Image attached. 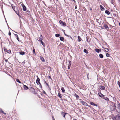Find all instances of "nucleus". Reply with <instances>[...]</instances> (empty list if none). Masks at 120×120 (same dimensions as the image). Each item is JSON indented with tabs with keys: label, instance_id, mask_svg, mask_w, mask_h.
Instances as JSON below:
<instances>
[{
	"label": "nucleus",
	"instance_id": "de8ad7c7",
	"mask_svg": "<svg viewBox=\"0 0 120 120\" xmlns=\"http://www.w3.org/2000/svg\"><path fill=\"white\" fill-rule=\"evenodd\" d=\"M8 34H9V35L10 36L11 35V33L10 32H9V33H8Z\"/></svg>",
	"mask_w": 120,
	"mask_h": 120
},
{
	"label": "nucleus",
	"instance_id": "13d9d810",
	"mask_svg": "<svg viewBox=\"0 0 120 120\" xmlns=\"http://www.w3.org/2000/svg\"><path fill=\"white\" fill-rule=\"evenodd\" d=\"M73 120H77L76 119H74Z\"/></svg>",
	"mask_w": 120,
	"mask_h": 120
},
{
	"label": "nucleus",
	"instance_id": "20e7f679",
	"mask_svg": "<svg viewBox=\"0 0 120 120\" xmlns=\"http://www.w3.org/2000/svg\"><path fill=\"white\" fill-rule=\"evenodd\" d=\"M60 23L62 25L64 26H66V24L65 22H63L62 21L60 20L59 21Z\"/></svg>",
	"mask_w": 120,
	"mask_h": 120
},
{
	"label": "nucleus",
	"instance_id": "ea45409f",
	"mask_svg": "<svg viewBox=\"0 0 120 120\" xmlns=\"http://www.w3.org/2000/svg\"><path fill=\"white\" fill-rule=\"evenodd\" d=\"M12 8L13 10L15 11V6H12Z\"/></svg>",
	"mask_w": 120,
	"mask_h": 120
},
{
	"label": "nucleus",
	"instance_id": "a19ab883",
	"mask_svg": "<svg viewBox=\"0 0 120 120\" xmlns=\"http://www.w3.org/2000/svg\"><path fill=\"white\" fill-rule=\"evenodd\" d=\"M117 84L119 86V87L120 88V82L118 81Z\"/></svg>",
	"mask_w": 120,
	"mask_h": 120
},
{
	"label": "nucleus",
	"instance_id": "a18cd8bd",
	"mask_svg": "<svg viewBox=\"0 0 120 120\" xmlns=\"http://www.w3.org/2000/svg\"><path fill=\"white\" fill-rule=\"evenodd\" d=\"M113 100L114 101L116 102V98H115V97H113Z\"/></svg>",
	"mask_w": 120,
	"mask_h": 120
},
{
	"label": "nucleus",
	"instance_id": "0e129e2a",
	"mask_svg": "<svg viewBox=\"0 0 120 120\" xmlns=\"http://www.w3.org/2000/svg\"><path fill=\"white\" fill-rule=\"evenodd\" d=\"M32 89H34L33 88H32Z\"/></svg>",
	"mask_w": 120,
	"mask_h": 120
},
{
	"label": "nucleus",
	"instance_id": "e433bc0d",
	"mask_svg": "<svg viewBox=\"0 0 120 120\" xmlns=\"http://www.w3.org/2000/svg\"><path fill=\"white\" fill-rule=\"evenodd\" d=\"M106 56L107 57H110V55L109 54L107 53L106 54Z\"/></svg>",
	"mask_w": 120,
	"mask_h": 120
},
{
	"label": "nucleus",
	"instance_id": "6ab92c4d",
	"mask_svg": "<svg viewBox=\"0 0 120 120\" xmlns=\"http://www.w3.org/2000/svg\"><path fill=\"white\" fill-rule=\"evenodd\" d=\"M78 42H80L82 40L80 36H78Z\"/></svg>",
	"mask_w": 120,
	"mask_h": 120
},
{
	"label": "nucleus",
	"instance_id": "052dcab7",
	"mask_svg": "<svg viewBox=\"0 0 120 120\" xmlns=\"http://www.w3.org/2000/svg\"><path fill=\"white\" fill-rule=\"evenodd\" d=\"M90 10L91 11H92V9L91 8L90 9Z\"/></svg>",
	"mask_w": 120,
	"mask_h": 120
},
{
	"label": "nucleus",
	"instance_id": "aec40b11",
	"mask_svg": "<svg viewBox=\"0 0 120 120\" xmlns=\"http://www.w3.org/2000/svg\"><path fill=\"white\" fill-rule=\"evenodd\" d=\"M98 94L99 96L101 97H103L104 96L101 93L99 92L98 93Z\"/></svg>",
	"mask_w": 120,
	"mask_h": 120
},
{
	"label": "nucleus",
	"instance_id": "f3484780",
	"mask_svg": "<svg viewBox=\"0 0 120 120\" xmlns=\"http://www.w3.org/2000/svg\"><path fill=\"white\" fill-rule=\"evenodd\" d=\"M60 40L64 42L65 41L63 37H60Z\"/></svg>",
	"mask_w": 120,
	"mask_h": 120
},
{
	"label": "nucleus",
	"instance_id": "f704fd0d",
	"mask_svg": "<svg viewBox=\"0 0 120 120\" xmlns=\"http://www.w3.org/2000/svg\"><path fill=\"white\" fill-rule=\"evenodd\" d=\"M117 107L120 110V103H119L117 105Z\"/></svg>",
	"mask_w": 120,
	"mask_h": 120
},
{
	"label": "nucleus",
	"instance_id": "09e8293b",
	"mask_svg": "<svg viewBox=\"0 0 120 120\" xmlns=\"http://www.w3.org/2000/svg\"><path fill=\"white\" fill-rule=\"evenodd\" d=\"M61 90H64V88L63 87H62L61 89Z\"/></svg>",
	"mask_w": 120,
	"mask_h": 120
},
{
	"label": "nucleus",
	"instance_id": "864d4df0",
	"mask_svg": "<svg viewBox=\"0 0 120 120\" xmlns=\"http://www.w3.org/2000/svg\"><path fill=\"white\" fill-rule=\"evenodd\" d=\"M64 34L66 36H68V35H66V34H65V32H64Z\"/></svg>",
	"mask_w": 120,
	"mask_h": 120
},
{
	"label": "nucleus",
	"instance_id": "58836bf2",
	"mask_svg": "<svg viewBox=\"0 0 120 120\" xmlns=\"http://www.w3.org/2000/svg\"><path fill=\"white\" fill-rule=\"evenodd\" d=\"M33 53H35V49L33 48Z\"/></svg>",
	"mask_w": 120,
	"mask_h": 120
},
{
	"label": "nucleus",
	"instance_id": "f8f14e48",
	"mask_svg": "<svg viewBox=\"0 0 120 120\" xmlns=\"http://www.w3.org/2000/svg\"><path fill=\"white\" fill-rule=\"evenodd\" d=\"M90 104L96 107L98 106V105L97 104H95L93 102H90Z\"/></svg>",
	"mask_w": 120,
	"mask_h": 120
},
{
	"label": "nucleus",
	"instance_id": "423d86ee",
	"mask_svg": "<svg viewBox=\"0 0 120 120\" xmlns=\"http://www.w3.org/2000/svg\"><path fill=\"white\" fill-rule=\"evenodd\" d=\"M105 88V87L101 85L98 88V89L100 90H104Z\"/></svg>",
	"mask_w": 120,
	"mask_h": 120
},
{
	"label": "nucleus",
	"instance_id": "412c9836",
	"mask_svg": "<svg viewBox=\"0 0 120 120\" xmlns=\"http://www.w3.org/2000/svg\"><path fill=\"white\" fill-rule=\"evenodd\" d=\"M105 13L109 15L110 14V12L108 11V10H106L105 11Z\"/></svg>",
	"mask_w": 120,
	"mask_h": 120
},
{
	"label": "nucleus",
	"instance_id": "2eb2a0df",
	"mask_svg": "<svg viewBox=\"0 0 120 120\" xmlns=\"http://www.w3.org/2000/svg\"><path fill=\"white\" fill-rule=\"evenodd\" d=\"M39 39L40 41H42V40L43 39V37H42V35H41L40 37L39 38Z\"/></svg>",
	"mask_w": 120,
	"mask_h": 120
},
{
	"label": "nucleus",
	"instance_id": "bf43d9fd",
	"mask_svg": "<svg viewBox=\"0 0 120 120\" xmlns=\"http://www.w3.org/2000/svg\"><path fill=\"white\" fill-rule=\"evenodd\" d=\"M119 25L120 26V23H119Z\"/></svg>",
	"mask_w": 120,
	"mask_h": 120
},
{
	"label": "nucleus",
	"instance_id": "3c124183",
	"mask_svg": "<svg viewBox=\"0 0 120 120\" xmlns=\"http://www.w3.org/2000/svg\"><path fill=\"white\" fill-rule=\"evenodd\" d=\"M43 93L45 94H46V93L43 90Z\"/></svg>",
	"mask_w": 120,
	"mask_h": 120
},
{
	"label": "nucleus",
	"instance_id": "c9c22d12",
	"mask_svg": "<svg viewBox=\"0 0 120 120\" xmlns=\"http://www.w3.org/2000/svg\"><path fill=\"white\" fill-rule=\"evenodd\" d=\"M1 111L2 113H3L4 114H5V115H6V113L5 112H4L3 110H2V109H1Z\"/></svg>",
	"mask_w": 120,
	"mask_h": 120
},
{
	"label": "nucleus",
	"instance_id": "f03ea898",
	"mask_svg": "<svg viewBox=\"0 0 120 120\" xmlns=\"http://www.w3.org/2000/svg\"><path fill=\"white\" fill-rule=\"evenodd\" d=\"M79 100L80 103H81L83 105H84L88 106L89 107H90L89 105H88L86 103L84 102L82 100L80 99Z\"/></svg>",
	"mask_w": 120,
	"mask_h": 120
},
{
	"label": "nucleus",
	"instance_id": "bb28decb",
	"mask_svg": "<svg viewBox=\"0 0 120 120\" xmlns=\"http://www.w3.org/2000/svg\"><path fill=\"white\" fill-rule=\"evenodd\" d=\"M83 51L85 53H86L87 54L88 53V52L87 50L86 49H84Z\"/></svg>",
	"mask_w": 120,
	"mask_h": 120
},
{
	"label": "nucleus",
	"instance_id": "cd10ccee",
	"mask_svg": "<svg viewBox=\"0 0 120 120\" xmlns=\"http://www.w3.org/2000/svg\"><path fill=\"white\" fill-rule=\"evenodd\" d=\"M103 98L105 100H106L107 101H109V98L107 97H104Z\"/></svg>",
	"mask_w": 120,
	"mask_h": 120
},
{
	"label": "nucleus",
	"instance_id": "6e6d98bb",
	"mask_svg": "<svg viewBox=\"0 0 120 120\" xmlns=\"http://www.w3.org/2000/svg\"><path fill=\"white\" fill-rule=\"evenodd\" d=\"M75 9H77V7L76 6H75Z\"/></svg>",
	"mask_w": 120,
	"mask_h": 120
},
{
	"label": "nucleus",
	"instance_id": "72a5a7b5",
	"mask_svg": "<svg viewBox=\"0 0 120 120\" xmlns=\"http://www.w3.org/2000/svg\"><path fill=\"white\" fill-rule=\"evenodd\" d=\"M16 81L20 83H21V82L18 79H16Z\"/></svg>",
	"mask_w": 120,
	"mask_h": 120
},
{
	"label": "nucleus",
	"instance_id": "393cba45",
	"mask_svg": "<svg viewBox=\"0 0 120 120\" xmlns=\"http://www.w3.org/2000/svg\"><path fill=\"white\" fill-rule=\"evenodd\" d=\"M110 1L112 4H113L115 1L114 0H110Z\"/></svg>",
	"mask_w": 120,
	"mask_h": 120
},
{
	"label": "nucleus",
	"instance_id": "c756f323",
	"mask_svg": "<svg viewBox=\"0 0 120 120\" xmlns=\"http://www.w3.org/2000/svg\"><path fill=\"white\" fill-rule=\"evenodd\" d=\"M44 83L45 84H46L48 86V87H49V85H48L47 82L46 81H45L44 82Z\"/></svg>",
	"mask_w": 120,
	"mask_h": 120
},
{
	"label": "nucleus",
	"instance_id": "7c9ffc66",
	"mask_svg": "<svg viewBox=\"0 0 120 120\" xmlns=\"http://www.w3.org/2000/svg\"><path fill=\"white\" fill-rule=\"evenodd\" d=\"M74 96L75 97H76L78 99L79 98V97L78 95L76 94H75Z\"/></svg>",
	"mask_w": 120,
	"mask_h": 120
},
{
	"label": "nucleus",
	"instance_id": "9d476101",
	"mask_svg": "<svg viewBox=\"0 0 120 120\" xmlns=\"http://www.w3.org/2000/svg\"><path fill=\"white\" fill-rule=\"evenodd\" d=\"M67 113H65L64 112H61V114L62 115V116H63L65 118V116L66 114H67Z\"/></svg>",
	"mask_w": 120,
	"mask_h": 120
},
{
	"label": "nucleus",
	"instance_id": "7ed1b4c3",
	"mask_svg": "<svg viewBox=\"0 0 120 120\" xmlns=\"http://www.w3.org/2000/svg\"><path fill=\"white\" fill-rule=\"evenodd\" d=\"M114 120H120V113L116 115L114 118Z\"/></svg>",
	"mask_w": 120,
	"mask_h": 120
},
{
	"label": "nucleus",
	"instance_id": "dca6fc26",
	"mask_svg": "<svg viewBox=\"0 0 120 120\" xmlns=\"http://www.w3.org/2000/svg\"><path fill=\"white\" fill-rule=\"evenodd\" d=\"M40 58L41 59V60L43 62H45V60L44 59V58L42 57V56H40Z\"/></svg>",
	"mask_w": 120,
	"mask_h": 120
},
{
	"label": "nucleus",
	"instance_id": "39448f33",
	"mask_svg": "<svg viewBox=\"0 0 120 120\" xmlns=\"http://www.w3.org/2000/svg\"><path fill=\"white\" fill-rule=\"evenodd\" d=\"M4 49L5 51V52H7V53L9 54H10L11 53V50L10 49H8L5 48H4Z\"/></svg>",
	"mask_w": 120,
	"mask_h": 120
},
{
	"label": "nucleus",
	"instance_id": "473e14b6",
	"mask_svg": "<svg viewBox=\"0 0 120 120\" xmlns=\"http://www.w3.org/2000/svg\"><path fill=\"white\" fill-rule=\"evenodd\" d=\"M68 62H69V63L68 64V66H71V61L70 60H69V61Z\"/></svg>",
	"mask_w": 120,
	"mask_h": 120
},
{
	"label": "nucleus",
	"instance_id": "c03bdc74",
	"mask_svg": "<svg viewBox=\"0 0 120 120\" xmlns=\"http://www.w3.org/2000/svg\"><path fill=\"white\" fill-rule=\"evenodd\" d=\"M48 77L49 79H51V80H52V79L51 78V77L50 76H48Z\"/></svg>",
	"mask_w": 120,
	"mask_h": 120
},
{
	"label": "nucleus",
	"instance_id": "c85d7f7f",
	"mask_svg": "<svg viewBox=\"0 0 120 120\" xmlns=\"http://www.w3.org/2000/svg\"><path fill=\"white\" fill-rule=\"evenodd\" d=\"M15 12L17 14V15L19 17H21L20 16L19 13V11H16Z\"/></svg>",
	"mask_w": 120,
	"mask_h": 120
},
{
	"label": "nucleus",
	"instance_id": "b1692460",
	"mask_svg": "<svg viewBox=\"0 0 120 120\" xmlns=\"http://www.w3.org/2000/svg\"><path fill=\"white\" fill-rule=\"evenodd\" d=\"M102 48H104V49H105V52H107L108 51H109V49H108L107 48H104L103 47H102Z\"/></svg>",
	"mask_w": 120,
	"mask_h": 120
},
{
	"label": "nucleus",
	"instance_id": "5701e85b",
	"mask_svg": "<svg viewBox=\"0 0 120 120\" xmlns=\"http://www.w3.org/2000/svg\"><path fill=\"white\" fill-rule=\"evenodd\" d=\"M58 96L60 98H62V96H61V94L59 92L58 95Z\"/></svg>",
	"mask_w": 120,
	"mask_h": 120
},
{
	"label": "nucleus",
	"instance_id": "0eeeda50",
	"mask_svg": "<svg viewBox=\"0 0 120 120\" xmlns=\"http://www.w3.org/2000/svg\"><path fill=\"white\" fill-rule=\"evenodd\" d=\"M40 80L39 78L38 77L37 78V79L36 81V82L37 84L38 85L40 84Z\"/></svg>",
	"mask_w": 120,
	"mask_h": 120
},
{
	"label": "nucleus",
	"instance_id": "1a4fd4ad",
	"mask_svg": "<svg viewBox=\"0 0 120 120\" xmlns=\"http://www.w3.org/2000/svg\"><path fill=\"white\" fill-rule=\"evenodd\" d=\"M22 6L23 7V11H26V7L23 4H22Z\"/></svg>",
	"mask_w": 120,
	"mask_h": 120
},
{
	"label": "nucleus",
	"instance_id": "4468645a",
	"mask_svg": "<svg viewBox=\"0 0 120 120\" xmlns=\"http://www.w3.org/2000/svg\"><path fill=\"white\" fill-rule=\"evenodd\" d=\"M100 9L102 11H104L105 10V8L104 7L101 5L100 6Z\"/></svg>",
	"mask_w": 120,
	"mask_h": 120
},
{
	"label": "nucleus",
	"instance_id": "5fc2aeb1",
	"mask_svg": "<svg viewBox=\"0 0 120 120\" xmlns=\"http://www.w3.org/2000/svg\"><path fill=\"white\" fill-rule=\"evenodd\" d=\"M62 92L63 93L64 92H65V90H62Z\"/></svg>",
	"mask_w": 120,
	"mask_h": 120
},
{
	"label": "nucleus",
	"instance_id": "8fccbe9b",
	"mask_svg": "<svg viewBox=\"0 0 120 120\" xmlns=\"http://www.w3.org/2000/svg\"><path fill=\"white\" fill-rule=\"evenodd\" d=\"M52 118L53 120H55V119L54 118L53 116H52Z\"/></svg>",
	"mask_w": 120,
	"mask_h": 120
},
{
	"label": "nucleus",
	"instance_id": "9b49d317",
	"mask_svg": "<svg viewBox=\"0 0 120 120\" xmlns=\"http://www.w3.org/2000/svg\"><path fill=\"white\" fill-rule=\"evenodd\" d=\"M95 51L99 53L100 52H101V49H99L98 48H96L95 49Z\"/></svg>",
	"mask_w": 120,
	"mask_h": 120
},
{
	"label": "nucleus",
	"instance_id": "4d7b16f0",
	"mask_svg": "<svg viewBox=\"0 0 120 120\" xmlns=\"http://www.w3.org/2000/svg\"><path fill=\"white\" fill-rule=\"evenodd\" d=\"M87 78H88V74H87Z\"/></svg>",
	"mask_w": 120,
	"mask_h": 120
},
{
	"label": "nucleus",
	"instance_id": "2f4dec72",
	"mask_svg": "<svg viewBox=\"0 0 120 120\" xmlns=\"http://www.w3.org/2000/svg\"><path fill=\"white\" fill-rule=\"evenodd\" d=\"M55 36L56 37H59L60 36V35L59 34H55Z\"/></svg>",
	"mask_w": 120,
	"mask_h": 120
},
{
	"label": "nucleus",
	"instance_id": "4c0bfd02",
	"mask_svg": "<svg viewBox=\"0 0 120 120\" xmlns=\"http://www.w3.org/2000/svg\"><path fill=\"white\" fill-rule=\"evenodd\" d=\"M41 44H42V45H43V46H44V47H45V43L43 42L42 41H41Z\"/></svg>",
	"mask_w": 120,
	"mask_h": 120
},
{
	"label": "nucleus",
	"instance_id": "49530a36",
	"mask_svg": "<svg viewBox=\"0 0 120 120\" xmlns=\"http://www.w3.org/2000/svg\"><path fill=\"white\" fill-rule=\"evenodd\" d=\"M71 66H68V69H70Z\"/></svg>",
	"mask_w": 120,
	"mask_h": 120
},
{
	"label": "nucleus",
	"instance_id": "6e6552de",
	"mask_svg": "<svg viewBox=\"0 0 120 120\" xmlns=\"http://www.w3.org/2000/svg\"><path fill=\"white\" fill-rule=\"evenodd\" d=\"M108 26L105 24H104V25L102 27V28L103 29H107V28H108Z\"/></svg>",
	"mask_w": 120,
	"mask_h": 120
},
{
	"label": "nucleus",
	"instance_id": "603ef678",
	"mask_svg": "<svg viewBox=\"0 0 120 120\" xmlns=\"http://www.w3.org/2000/svg\"><path fill=\"white\" fill-rule=\"evenodd\" d=\"M72 1H73V2H74L75 3H76V1L74 0H72Z\"/></svg>",
	"mask_w": 120,
	"mask_h": 120
},
{
	"label": "nucleus",
	"instance_id": "4be33fe9",
	"mask_svg": "<svg viewBox=\"0 0 120 120\" xmlns=\"http://www.w3.org/2000/svg\"><path fill=\"white\" fill-rule=\"evenodd\" d=\"M19 53L20 55H24L25 54V53L24 52L20 51L19 52Z\"/></svg>",
	"mask_w": 120,
	"mask_h": 120
},
{
	"label": "nucleus",
	"instance_id": "a211bd4d",
	"mask_svg": "<svg viewBox=\"0 0 120 120\" xmlns=\"http://www.w3.org/2000/svg\"><path fill=\"white\" fill-rule=\"evenodd\" d=\"M23 87L24 89L26 90H27L28 89V86L25 85H23Z\"/></svg>",
	"mask_w": 120,
	"mask_h": 120
},
{
	"label": "nucleus",
	"instance_id": "680f3d73",
	"mask_svg": "<svg viewBox=\"0 0 120 120\" xmlns=\"http://www.w3.org/2000/svg\"><path fill=\"white\" fill-rule=\"evenodd\" d=\"M1 109H2L0 108V111H1Z\"/></svg>",
	"mask_w": 120,
	"mask_h": 120
},
{
	"label": "nucleus",
	"instance_id": "37998d69",
	"mask_svg": "<svg viewBox=\"0 0 120 120\" xmlns=\"http://www.w3.org/2000/svg\"><path fill=\"white\" fill-rule=\"evenodd\" d=\"M4 59L5 60V61L6 62H8V60L7 59L5 58H4Z\"/></svg>",
	"mask_w": 120,
	"mask_h": 120
},
{
	"label": "nucleus",
	"instance_id": "79ce46f5",
	"mask_svg": "<svg viewBox=\"0 0 120 120\" xmlns=\"http://www.w3.org/2000/svg\"><path fill=\"white\" fill-rule=\"evenodd\" d=\"M15 35H16V36H17V39L18 40V41H19V38L18 37V35H17V34H16Z\"/></svg>",
	"mask_w": 120,
	"mask_h": 120
},
{
	"label": "nucleus",
	"instance_id": "a878e982",
	"mask_svg": "<svg viewBox=\"0 0 120 120\" xmlns=\"http://www.w3.org/2000/svg\"><path fill=\"white\" fill-rule=\"evenodd\" d=\"M99 56L101 58H103V55L101 54H100L99 55Z\"/></svg>",
	"mask_w": 120,
	"mask_h": 120
},
{
	"label": "nucleus",
	"instance_id": "ddd939ff",
	"mask_svg": "<svg viewBox=\"0 0 120 120\" xmlns=\"http://www.w3.org/2000/svg\"><path fill=\"white\" fill-rule=\"evenodd\" d=\"M38 90H31V92L34 94H38Z\"/></svg>",
	"mask_w": 120,
	"mask_h": 120
},
{
	"label": "nucleus",
	"instance_id": "e2e57ef3",
	"mask_svg": "<svg viewBox=\"0 0 120 120\" xmlns=\"http://www.w3.org/2000/svg\"><path fill=\"white\" fill-rule=\"evenodd\" d=\"M41 95H42V94L41 93Z\"/></svg>",
	"mask_w": 120,
	"mask_h": 120
},
{
	"label": "nucleus",
	"instance_id": "f257e3e1",
	"mask_svg": "<svg viewBox=\"0 0 120 120\" xmlns=\"http://www.w3.org/2000/svg\"><path fill=\"white\" fill-rule=\"evenodd\" d=\"M116 104L113 102H111L110 106V110L112 111L115 110L116 108Z\"/></svg>",
	"mask_w": 120,
	"mask_h": 120
}]
</instances>
